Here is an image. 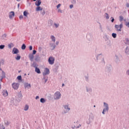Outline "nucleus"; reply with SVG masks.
<instances>
[{
	"label": "nucleus",
	"mask_w": 129,
	"mask_h": 129,
	"mask_svg": "<svg viewBox=\"0 0 129 129\" xmlns=\"http://www.w3.org/2000/svg\"><path fill=\"white\" fill-rule=\"evenodd\" d=\"M54 99H55L56 100H58V99H60L61 98V93L59 91H57L54 93V95L53 96Z\"/></svg>",
	"instance_id": "f257e3e1"
},
{
	"label": "nucleus",
	"mask_w": 129,
	"mask_h": 129,
	"mask_svg": "<svg viewBox=\"0 0 129 129\" xmlns=\"http://www.w3.org/2000/svg\"><path fill=\"white\" fill-rule=\"evenodd\" d=\"M63 107L64 108V109H65L63 111V113L66 114V113H68V112H69V111H70V107H69V105H64L63 106Z\"/></svg>",
	"instance_id": "f03ea898"
},
{
	"label": "nucleus",
	"mask_w": 129,
	"mask_h": 129,
	"mask_svg": "<svg viewBox=\"0 0 129 129\" xmlns=\"http://www.w3.org/2000/svg\"><path fill=\"white\" fill-rule=\"evenodd\" d=\"M20 86V84L18 83H13L12 84V87L14 90H18Z\"/></svg>",
	"instance_id": "7ed1b4c3"
},
{
	"label": "nucleus",
	"mask_w": 129,
	"mask_h": 129,
	"mask_svg": "<svg viewBox=\"0 0 129 129\" xmlns=\"http://www.w3.org/2000/svg\"><path fill=\"white\" fill-rule=\"evenodd\" d=\"M122 27H123L122 23H121L119 25L116 24L115 25V28L116 29V31H117V32H121Z\"/></svg>",
	"instance_id": "20e7f679"
},
{
	"label": "nucleus",
	"mask_w": 129,
	"mask_h": 129,
	"mask_svg": "<svg viewBox=\"0 0 129 129\" xmlns=\"http://www.w3.org/2000/svg\"><path fill=\"white\" fill-rule=\"evenodd\" d=\"M55 62V58L53 57H50L48 59V63L50 65H53Z\"/></svg>",
	"instance_id": "39448f33"
},
{
	"label": "nucleus",
	"mask_w": 129,
	"mask_h": 129,
	"mask_svg": "<svg viewBox=\"0 0 129 129\" xmlns=\"http://www.w3.org/2000/svg\"><path fill=\"white\" fill-rule=\"evenodd\" d=\"M50 74V70L48 68H45L44 70V72L43 73V76H46V75H49Z\"/></svg>",
	"instance_id": "423d86ee"
},
{
	"label": "nucleus",
	"mask_w": 129,
	"mask_h": 129,
	"mask_svg": "<svg viewBox=\"0 0 129 129\" xmlns=\"http://www.w3.org/2000/svg\"><path fill=\"white\" fill-rule=\"evenodd\" d=\"M92 120H93V116L90 115L89 118V120L86 121V123L87 124H90Z\"/></svg>",
	"instance_id": "0eeeda50"
},
{
	"label": "nucleus",
	"mask_w": 129,
	"mask_h": 129,
	"mask_svg": "<svg viewBox=\"0 0 129 129\" xmlns=\"http://www.w3.org/2000/svg\"><path fill=\"white\" fill-rule=\"evenodd\" d=\"M105 71L107 73H110L111 72V67L110 66H107L105 68Z\"/></svg>",
	"instance_id": "6e6552de"
},
{
	"label": "nucleus",
	"mask_w": 129,
	"mask_h": 129,
	"mask_svg": "<svg viewBox=\"0 0 129 129\" xmlns=\"http://www.w3.org/2000/svg\"><path fill=\"white\" fill-rule=\"evenodd\" d=\"M2 93H3V96H4V97H7V96H8V95H9V93H8V91L6 90H3Z\"/></svg>",
	"instance_id": "1a4fd4ad"
},
{
	"label": "nucleus",
	"mask_w": 129,
	"mask_h": 129,
	"mask_svg": "<svg viewBox=\"0 0 129 129\" xmlns=\"http://www.w3.org/2000/svg\"><path fill=\"white\" fill-rule=\"evenodd\" d=\"M115 62H116L117 64H118V63L120 62V59H119L118 56L117 55H115Z\"/></svg>",
	"instance_id": "9d476101"
},
{
	"label": "nucleus",
	"mask_w": 129,
	"mask_h": 129,
	"mask_svg": "<svg viewBox=\"0 0 129 129\" xmlns=\"http://www.w3.org/2000/svg\"><path fill=\"white\" fill-rule=\"evenodd\" d=\"M14 17H15V12L13 11L10 12L9 14V18L10 19H13Z\"/></svg>",
	"instance_id": "9b49d317"
},
{
	"label": "nucleus",
	"mask_w": 129,
	"mask_h": 129,
	"mask_svg": "<svg viewBox=\"0 0 129 129\" xmlns=\"http://www.w3.org/2000/svg\"><path fill=\"white\" fill-rule=\"evenodd\" d=\"M19 49L17 48H14L12 50L13 54H18L19 53Z\"/></svg>",
	"instance_id": "f8f14e48"
},
{
	"label": "nucleus",
	"mask_w": 129,
	"mask_h": 129,
	"mask_svg": "<svg viewBox=\"0 0 129 129\" xmlns=\"http://www.w3.org/2000/svg\"><path fill=\"white\" fill-rule=\"evenodd\" d=\"M41 4H42V1L41 0H37L35 2V6L39 7L41 5Z\"/></svg>",
	"instance_id": "ddd939ff"
},
{
	"label": "nucleus",
	"mask_w": 129,
	"mask_h": 129,
	"mask_svg": "<svg viewBox=\"0 0 129 129\" xmlns=\"http://www.w3.org/2000/svg\"><path fill=\"white\" fill-rule=\"evenodd\" d=\"M86 91L87 92H88V93H91L92 92V88L91 87H86Z\"/></svg>",
	"instance_id": "4468645a"
},
{
	"label": "nucleus",
	"mask_w": 129,
	"mask_h": 129,
	"mask_svg": "<svg viewBox=\"0 0 129 129\" xmlns=\"http://www.w3.org/2000/svg\"><path fill=\"white\" fill-rule=\"evenodd\" d=\"M29 58L31 62H32V61H34V54H30L29 55Z\"/></svg>",
	"instance_id": "2eb2a0df"
},
{
	"label": "nucleus",
	"mask_w": 129,
	"mask_h": 129,
	"mask_svg": "<svg viewBox=\"0 0 129 129\" xmlns=\"http://www.w3.org/2000/svg\"><path fill=\"white\" fill-rule=\"evenodd\" d=\"M108 110H109V109L104 108L103 109V111L102 112V114H105V112H108Z\"/></svg>",
	"instance_id": "dca6fc26"
},
{
	"label": "nucleus",
	"mask_w": 129,
	"mask_h": 129,
	"mask_svg": "<svg viewBox=\"0 0 129 129\" xmlns=\"http://www.w3.org/2000/svg\"><path fill=\"white\" fill-rule=\"evenodd\" d=\"M24 87L25 88H30L31 87V84L28 83H26L24 84Z\"/></svg>",
	"instance_id": "f3484780"
},
{
	"label": "nucleus",
	"mask_w": 129,
	"mask_h": 129,
	"mask_svg": "<svg viewBox=\"0 0 129 129\" xmlns=\"http://www.w3.org/2000/svg\"><path fill=\"white\" fill-rule=\"evenodd\" d=\"M103 104L104 108H107L108 109H109V106H108V104H107V103L104 102Z\"/></svg>",
	"instance_id": "a211bd4d"
},
{
	"label": "nucleus",
	"mask_w": 129,
	"mask_h": 129,
	"mask_svg": "<svg viewBox=\"0 0 129 129\" xmlns=\"http://www.w3.org/2000/svg\"><path fill=\"white\" fill-rule=\"evenodd\" d=\"M50 39L51 41L53 42V43H55V42H56V37H55V36H54L53 35L50 36Z\"/></svg>",
	"instance_id": "6ab92c4d"
},
{
	"label": "nucleus",
	"mask_w": 129,
	"mask_h": 129,
	"mask_svg": "<svg viewBox=\"0 0 129 129\" xmlns=\"http://www.w3.org/2000/svg\"><path fill=\"white\" fill-rule=\"evenodd\" d=\"M35 72L37 73V74H41V71H40V69L38 67L35 68Z\"/></svg>",
	"instance_id": "aec40b11"
},
{
	"label": "nucleus",
	"mask_w": 129,
	"mask_h": 129,
	"mask_svg": "<svg viewBox=\"0 0 129 129\" xmlns=\"http://www.w3.org/2000/svg\"><path fill=\"white\" fill-rule=\"evenodd\" d=\"M49 45L51 48H52L51 50H54V49L56 48V45H55V43H50Z\"/></svg>",
	"instance_id": "412c9836"
},
{
	"label": "nucleus",
	"mask_w": 129,
	"mask_h": 129,
	"mask_svg": "<svg viewBox=\"0 0 129 129\" xmlns=\"http://www.w3.org/2000/svg\"><path fill=\"white\" fill-rule=\"evenodd\" d=\"M43 8L40 6H37V8H36V12H39V11H42Z\"/></svg>",
	"instance_id": "4be33fe9"
},
{
	"label": "nucleus",
	"mask_w": 129,
	"mask_h": 129,
	"mask_svg": "<svg viewBox=\"0 0 129 129\" xmlns=\"http://www.w3.org/2000/svg\"><path fill=\"white\" fill-rule=\"evenodd\" d=\"M99 25V29L100 30L101 32H103V27H102V25L100 22H98Z\"/></svg>",
	"instance_id": "5701e85b"
},
{
	"label": "nucleus",
	"mask_w": 129,
	"mask_h": 129,
	"mask_svg": "<svg viewBox=\"0 0 129 129\" xmlns=\"http://www.w3.org/2000/svg\"><path fill=\"white\" fill-rule=\"evenodd\" d=\"M42 80H44V83H46L47 81H48V77L44 76L43 78L42 79Z\"/></svg>",
	"instance_id": "b1692460"
},
{
	"label": "nucleus",
	"mask_w": 129,
	"mask_h": 129,
	"mask_svg": "<svg viewBox=\"0 0 129 129\" xmlns=\"http://www.w3.org/2000/svg\"><path fill=\"white\" fill-rule=\"evenodd\" d=\"M53 20L50 19L48 21V25H50V26H52L53 25Z\"/></svg>",
	"instance_id": "393cba45"
},
{
	"label": "nucleus",
	"mask_w": 129,
	"mask_h": 129,
	"mask_svg": "<svg viewBox=\"0 0 129 129\" xmlns=\"http://www.w3.org/2000/svg\"><path fill=\"white\" fill-rule=\"evenodd\" d=\"M28 15H29V13H28V11H25L23 12V16H24V17H28Z\"/></svg>",
	"instance_id": "a878e982"
},
{
	"label": "nucleus",
	"mask_w": 129,
	"mask_h": 129,
	"mask_svg": "<svg viewBox=\"0 0 129 129\" xmlns=\"http://www.w3.org/2000/svg\"><path fill=\"white\" fill-rule=\"evenodd\" d=\"M45 101L46 99H45L44 98H41L40 99V102H41V103H45Z\"/></svg>",
	"instance_id": "bb28decb"
},
{
	"label": "nucleus",
	"mask_w": 129,
	"mask_h": 129,
	"mask_svg": "<svg viewBox=\"0 0 129 129\" xmlns=\"http://www.w3.org/2000/svg\"><path fill=\"white\" fill-rule=\"evenodd\" d=\"M31 67H34V68H37V63L36 62H33V64H31Z\"/></svg>",
	"instance_id": "cd10ccee"
},
{
	"label": "nucleus",
	"mask_w": 129,
	"mask_h": 129,
	"mask_svg": "<svg viewBox=\"0 0 129 129\" xmlns=\"http://www.w3.org/2000/svg\"><path fill=\"white\" fill-rule=\"evenodd\" d=\"M28 109H29V105H26L24 107L25 111H27V110H28Z\"/></svg>",
	"instance_id": "c85d7f7f"
},
{
	"label": "nucleus",
	"mask_w": 129,
	"mask_h": 129,
	"mask_svg": "<svg viewBox=\"0 0 129 129\" xmlns=\"http://www.w3.org/2000/svg\"><path fill=\"white\" fill-rule=\"evenodd\" d=\"M125 44H126V45H129V39H128V38H126L125 39Z\"/></svg>",
	"instance_id": "c756f323"
},
{
	"label": "nucleus",
	"mask_w": 129,
	"mask_h": 129,
	"mask_svg": "<svg viewBox=\"0 0 129 129\" xmlns=\"http://www.w3.org/2000/svg\"><path fill=\"white\" fill-rule=\"evenodd\" d=\"M105 17L106 20H108V19H109V15H108V14H107V13L105 14Z\"/></svg>",
	"instance_id": "7c9ffc66"
},
{
	"label": "nucleus",
	"mask_w": 129,
	"mask_h": 129,
	"mask_svg": "<svg viewBox=\"0 0 129 129\" xmlns=\"http://www.w3.org/2000/svg\"><path fill=\"white\" fill-rule=\"evenodd\" d=\"M116 33H112V37H113L114 38V39H115V38H116Z\"/></svg>",
	"instance_id": "2f4dec72"
},
{
	"label": "nucleus",
	"mask_w": 129,
	"mask_h": 129,
	"mask_svg": "<svg viewBox=\"0 0 129 129\" xmlns=\"http://www.w3.org/2000/svg\"><path fill=\"white\" fill-rule=\"evenodd\" d=\"M119 18L120 22H122V21H123V17L120 16Z\"/></svg>",
	"instance_id": "473e14b6"
},
{
	"label": "nucleus",
	"mask_w": 129,
	"mask_h": 129,
	"mask_svg": "<svg viewBox=\"0 0 129 129\" xmlns=\"http://www.w3.org/2000/svg\"><path fill=\"white\" fill-rule=\"evenodd\" d=\"M21 49H22V50H25V49H26V45H25V44H23L22 45Z\"/></svg>",
	"instance_id": "72a5a7b5"
},
{
	"label": "nucleus",
	"mask_w": 129,
	"mask_h": 129,
	"mask_svg": "<svg viewBox=\"0 0 129 129\" xmlns=\"http://www.w3.org/2000/svg\"><path fill=\"white\" fill-rule=\"evenodd\" d=\"M54 26L56 29H57V28H59V24L58 23H54Z\"/></svg>",
	"instance_id": "f704fd0d"
},
{
	"label": "nucleus",
	"mask_w": 129,
	"mask_h": 129,
	"mask_svg": "<svg viewBox=\"0 0 129 129\" xmlns=\"http://www.w3.org/2000/svg\"><path fill=\"white\" fill-rule=\"evenodd\" d=\"M16 60H20L21 59V55H18L16 57H15Z\"/></svg>",
	"instance_id": "c9c22d12"
},
{
	"label": "nucleus",
	"mask_w": 129,
	"mask_h": 129,
	"mask_svg": "<svg viewBox=\"0 0 129 129\" xmlns=\"http://www.w3.org/2000/svg\"><path fill=\"white\" fill-rule=\"evenodd\" d=\"M71 3L73 5H76V0H72Z\"/></svg>",
	"instance_id": "e433bc0d"
},
{
	"label": "nucleus",
	"mask_w": 129,
	"mask_h": 129,
	"mask_svg": "<svg viewBox=\"0 0 129 129\" xmlns=\"http://www.w3.org/2000/svg\"><path fill=\"white\" fill-rule=\"evenodd\" d=\"M17 79H18V80H22V76H18L17 77Z\"/></svg>",
	"instance_id": "4c0bfd02"
},
{
	"label": "nucleus",
	"mask_w": 129,
	"mask_h": 129,
	"mask_svg": "<svg viewBox=\"0 0 129 129\" xmlns=\"http://www.w3.org/2000/svg\"><path fill=\"white\" fill-rule=\"evenodd\" d=\"M100 56H101V54H98L97 55L96 58H97V60H98V59H99V57H100Z\"/></svg>",
	"instance_id": "58836bf2"
},
{
	"label": "nucleus",
	"mask_w": 129,
	"mask_h": 129,
	"mask_svg": "<svg viewBox=\"0 0 129 129\" xmlns=\"http://www.w3.org/2000/svg\"><path fill=\"white\" fill-rule=\"evenodd\" d=\"M12 46H14V44L13 43H11V44H8V47L10 48V49H11Z\"/></svg>",
	"instance_id": "ea45409f"
},
{
	"label": "nucleus",
	"mask_w": 129,
	"mask_h": 129,
	"mask_svg": "<svg viewBox=\"0 0 129 129\" xmlns=\"http://www.w3.org/2000/svg\"><path fill=\"white\" fill-rule=\"evenodd\" d=\"M4 48H5V45H0V49L3 50V49H4Z\"/></svg>",
	"instance_id": "a19ab883"
},
{
	"label": "nucleus",
	"mask_w": 129,
	"mask_h": 129,
	"mask_svg": "<svg viewBox=\"0 0 129 129\" xmlns=\"http://www.w3.org/2000/svg\"><path fill=\"white\" fill-rule=\"evenodd\" d=\"M125 25L126 26V27L129 28V22H125Z\"/></svg>",
	"instance_id": "79ce46f5"
},
{
	"label": "nucleus",
	"mask_w": 129,
	"mask_h": 129,
	"mask_svg": "<svg viewBox=\"0 0 129 129\" xmlns=\"http://www.w3.org/2000/svg\"><path fill=\"white\" fill-rule=\"evenodd\" d=\"M85 80L87 82L89 81V78H88V77H86V76L85 77Z\"/></svg>",
	"instance_id": "37998d69"
},
{
	"label": "nucleus",
	"mask_w": 129,
	"mask_h": 129,
	"mask_svg": "<svg viewBox=\"0 0 129 129\" xmlns=\"http://www.w3.org/2000/svg\"><path fill=\"white\" fill-rule=\"evenodd\" d=\"M125 53V54H128V53H129L128 50H127V47L126 48Z\"/></svg>",
	"instance_id": "c03bdc74"
},
{
	"label": "nucleus",
	"mask_w": 129,
	"mask_h": 129,
	"mask_svg": "<svg viewBox=\"0 0 129 129\" xmlns=\"http://www.w3.org/2000/svg\"><path fill=\"white\" fill-rule=\"evenodd\" d=\"M20 20H22V19H24V16L23 15H20L19 16Z\"/></svg>",
	"instance_id": "a18cd8bd"
},
{
	"label": "nucleus",
	"mask_w": 129,
	"mask_h": 129,
	"mask_svg": "<svg viewBox=\"0 0 129 129\" xmlns=\"http://www.w3.org/2000/svg\"><path fill=\"white\" fill-rule=\"evenodd\" d=\"M36 53H37V51H36L35 50H34L33 51V53H32V54L35 55V54H36Z\"/></svg>",
	"instance_id": "49530a36"
},
{
	"label": "nucleus",
	"mask_w": 129,
	"mask_h": 129,
	"mask_svg": "<svg viewBox=\"0 0 129 129\" xmlns=\"http://www.w3.org/2000/svg\"><path fill=\"white\" fill-rule=\"evenodd\" d=\"M29 50L30 51H32V50H33V46L32 45L29 46Z\"/></svg>",
	"instance_id": "de8ad7c7"
},
{
	"label": "nucleus",
	"mask_w": 129,
	"mask_h": 129,
	"mask_svg": "<svg viewBox=\"0 0 129 129\" xmlns=\"http://www.w3.org/2000/svg\"><path fill=\"white\" fill-rule=\"evenodd\" d=\"M111 22L112 23H113V22H114V18H113V17H111Z\"/></svg>",
	"instance_id": "09e8293b"
},
{
	"label": "nucleus",
	"mask_w": 129,
	"mask_h": 129,
	"mask_svg": "<svg viewBox=\"0 0 129 129\" xmlns=\"http://www.w3.org/2000/svg\"><path fill=\"white\" fill-rule=\"evenodd\" d=\"M41 14L42 16H45V11L43 10V12H41Z\"/></svg>",
	"instance_id": "8fccbe9b"
},
{
	"label": "nucleus",
	"mask_w": 129,
	"mask_h": 129,
	"mask_svg": "<svg viewBox=\"0 0 129 129\" xmlns=\"http://www.w3.org/2000/svg\"><path fill=\"white\" fill-rule=\"evenodd\" d=\"M61 7V4H58V5L56 6L57 9H59Z\"/></svg>",
	"instance_id": "3c124183"
},
{
	"label": "nucleus",
	"mask_w": 129,
	"mask_h": 129,
	"mask_svg": "<svg viewBox=\"0 0 129 129\" xmlns=\"http://www.w3.org/2000/svg\"><path fill=\"white\" fill-rule=\"evenodd\" d=\"M126 74L129 76V70H127L126 72Z\"/></svg>",
	"instance_id": "603ef678"
},
{
	"label": "nucleus",
	"mask_w": 129,
	"mask_h": 129,
	"mask_svg": "<svg viewBox=\"0 0 129 129\" xmlns=\"http://www.w3.org/2000/svg\"><path fill=\"white\" fill-rule=\"evenodd\" d=\"M79 127H81V124H79V125L76 127V128H79Z\"/></svg>",
	"instance_id": "864d4df0"
},
{
	"label": "nucleus",
	"mask_w": 129,
	"mask_h": 129,
	"mask_svg": "<svg viewBox=\"0 0 129 129\" xmlns=\"http://www.w3.org/2000/svg\"><path fill=\"white\" fill-rule=\"evenodd\" d=\"M70 9H73V5H71L70 6Z\"/></svg>",
	"instance_id": "5fc2aeb1"
},
{
	"label": "nucleus",
	"mask_w": 129,
	"mask_h": 129,
	"mask_svg": "<svg viewBox=\"0 0 129 129\" xmlns=\"http://www.w3.org/2000/svg\"><path fill=\"white\" fill-rule=\"evenodd\" d=\"M126 8H129V4L128 3H126Z\"/></svg>",
	"instance_id": "6e6d98bb"
},
{
	"label": "nucleus",
	"mask_w": 129,
	"mask_h": 129,
	"mask_svg": "<svg viewBox=\"0 0 129 129\" xmlns=\"http://www.w3.org/2000/svg\"><path fill=\"white\" fill-rule=\"evenodd\" d=\"M19 97H23V95H22V94H20L19 95Z\"/></svg>",
	"instance_id": "4d7b16f0"
},
{
	"label": "nucleus",
	"mask_w": 129,
	"mask_h": 129,
	"mask_svg": "<svg viewBox=\"0 0 129 129\" xmlns=\"http://www.w3.org/2000/svg\"><path fill=\"white\" fill-rule=\"evenodd\" d=\"M102 62L104 63V64H105V61H104V58H103Z\"/></svg>",
	"instance_id": "13d9d810"
},
{
	"label": "nucleus",
	"mask_w": 129,
	"mask_h": 129,
	"mask_svg": "<svg viewBox=\"0 0 129 129\" xmlns=\"http://www.w3.org/2000/svg\"><path fill=\"white\" fill-rule=\"evenodd\" d=\"M56 45H59V41H56Z\"/></svg>",
	"instance_id": "bf43d9fd"
},
{
	"label": "nucleus",
	"mask_w": 129,
	"mask_h": 129,
	"mask_svg": "<svg viewBox=\"0 0 129 129\" xmlns=\"http://www.w3.org/2000/svg\"><path fill=\"white\" fill-rule=\"evenodd\" d=\"M35 99H39V96H37L35 98Z\"/></svg>",
	"instance_id": "052dcab7"
},
{
	"label": "nucleus",
	"mask_w": 129,
	"mask_h": 129,
	"mask_svg": "<svg viewBox=\"0 0 129 129\" xmlns=\"http://www.w3.org/2000/svg\"><path fill=\"white\" fill-rule=\"evenodd\" d=\"M38 49L40 51H41V50H42V47H39Z\"/></svg>",
	"instance_id": "680f3d73"
},
{
	"label": "nucleus",
	"mask_w": 129,
	"mask_h": 129,
	"mask_svg": "<svg viewBox=\"0 0 129 129\" xmlns=\"http://www.w3.org/2000/svg\"><path fill=\"white\" fill-rule=\"evenodd\" d=\"M59 12H60V13H62V10L59 9V10H58V13H59Z\"/></svg>",
	"instance_id": "e2e57ef3"
},
{
	"label": "nucleus",
	"mask_w": 129,
	"mask_h": 129,
	"mask_svg": "<svg viewBox=\"0 0 129 129\" xmlns=\"http://www.w3.org/2000/svg\"><path fill=\"white\" fill-rule=\"evenodd\" d=\"M19 8H20V4H18V8L19 9Z\"/></svg>",
	"instance_id": "0e129e2a"
},
{
	"label": "nucleus",
	"mask_w": 129,
	"mask_h": 129,
	"mask_svg": "<svg viewBox=\"0 0 129 129\" xmlns=\"http://www.w3.org/2000/svg\"><path fill=\"white\" fill-rule=\"evenodd\" d=\"M6 124H7L8 125V124H10V123H9V122L7 121V123H6Z\"/></svg>",
	"instance_id": "69168bd1"
},
{
	"label": "nucleus",
	"mask_w": 129,
	"mask_h": 129,
	"mask_svg": "<svg viewBox=\"0 0 129 129\" xmlns=\"http://www.w3.org/2000/svg\"><path fill=\"white\" fill-rule=\"evenodd\" d=\"M62 87H63V86H65V84H62Z\"/></svg>",
	"instance_id": "338daca9"
},
{
	"label": "nucleus",
	"mask_w": 129,
	"mask_h": 129,
	"mask_svg": "<svg viewBox=\"0 0 129 129\" xmlns=\"http://www.w3.org/2000/svg\"><path fill=\"white\" fill-rule=\"evenodd\" d=\"M72 128H73V129L75 128V126H74V127H72Z\"/></svg>",
	"instance_id": "774afa93"
}]
</instances>
